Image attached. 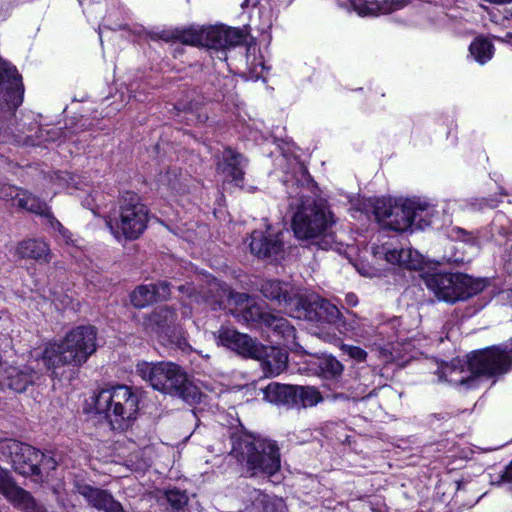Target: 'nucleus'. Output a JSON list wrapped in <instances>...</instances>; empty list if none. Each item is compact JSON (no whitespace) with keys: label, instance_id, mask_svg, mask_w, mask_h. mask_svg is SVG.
I'll use <instances>...</instances> for the list:
<instances>
[{"label":"nucleus","instance_id":"nucleus-1","mask_svg":"<svg viewBox=\"0 0 512 512\" xmlns=\"http://www.w3.org/2000/svg\"><path fill=\"white\" fill-rule=\"evenodd\" d=\"M511 362V357L506 351L492 348L474 353L469 358L466 368L461 360H453L450 364L438 367L437 374L441 381L472 388L477 385L478 376L503 374L508 371Z\"/></svg>","mask_w":512,"mask_h":512},{"label":"nucleus","instance_id":"nucleus-2","mask_svg":"<svg viewBox=\"0 0 512 512\" xmlns=\"http://www.w3.org/2000/svg\"><path fill=\"white\" fill-rule=\"evenodd\" d=\"M308 191L298 181H293L288 188L289 206L296 208L292 219V229L300 240H315L326 237L333 219L326 206L306 194Z\"/></svg>","mask_w":512,"mask_h":512},{"label":"nucleus","instance_id":"nucleus-3","mask_svg":"<svg viewBox=\"0 0 512 512\" xmlns=\"http://www.w3.org/2000/svg\"><path fill=\"white\" fill-rule=\"evenodd\" d=\"M231 441L230 454L249 477L259 473L273 475L280 469L279 448L275 441L242 432L233 433Z\"/></svg>","mask_w":512,"mask_h":512},{"label":"nucleus","instance_id":"nucleus-4","mask_svg":"<svg viewBox=\"0 0 512 512\" xmlns=\"http://www.w3.org/2000/svg\"><path fill=\"white\" fill-rule=\"evenodd\" d=\"M96 337L94 326H78L60 343L48 344L41 354V361L53 373L62 366H80L96 351Z\"/></svg>","mask_w":512,"mask_h":512},{"label":"nucleus","instance_id":"nucleus-5","mask_svg":"<svg viewBox=\"0 0 512 512\" xmlns=\"http://www.w3.org/2000/svg\"><path fill=\"white\" fill-rule=\"evenodd\" d=\"M218 341L245 358L260 361L261 368L268 377L279 375L287 367L286 352L275 347H266L249 335L234 329L226 327L219 329Z\"/></svg>","mask_w":512,"mask_h":512},{"label":"nucleus","instance_id":"nucleus-6","mask_svg":"<svg viewBox=\"0 0 512 512\" xmlns=\"http://www.w3.org/2000/svg\"><path fill=\"white\" fill-rule=\"evenodd\" d=\"M136 372L155 390L177 396L189 403H194L199 399L198 388L188 379L186 373L174 363L140 362L136 366Z\"/></svg>","mask_w":512,"mask_h":512},{"label":"nucleus","instance_id":"nucleus-7","mask_svg":"<svg viewBox=\"0 0 512 512\" xmlns=\"http://www.w3.org/2000/svg\"><path fill=\"white\" fill-rule=\"evenodd\" d=\"M148 209L134 192H125L119 207L105 217V224L118 241H132L140 237L147 227Z\"/></svg>","mask_w":512,"mask_h":512},{"label":"nucleus","instance_id":"nucleus-8","mask_svg":"<svg viewBox=\"0 0 512 512\" xmlns=\"http://www.w3.org/2000/svg\"><path fill=\"white\" fill-rule=\"evenodd\" d=\"M97 413L103 414L113 430L128 429L137 417L139 397L126 385L101 390L95 398Z\"/></svg>","mask_w":512,"mask_h":512},{"label":"nucleus","instance_id":"nucleus-9","mask_svg":"<svg viewBox=\"0 0 512 512\" xmlns=\"http://www.w3.org/2000/svg\"><path fill=\"white\" fill-rule=\"evenodd\" d=\"M368 205L379 223L395 231H406L422 213H431L427 206L412 199H369Z\"/></svg>","mask_w":512,"mask_h":512},{"label":"nucleus","instance_id":"nucleus-10","mask_svg":"<svg viewBox=\"0 0 512 512\" xmlns=\"http://www.w3.org/2000/svg\"><path fill=\"white\" fill-rule=\"evenodd\" d=\"M24 86L17 69L0 58V142L9 133L15 112L23 102Z\"/></svg>","mask_w":512,"mask_h":512},{"label":"nucleus","instance_id":"nucleus-11","mask_svg":"<svg viewBox=\"0 0 512 512\" xmlns=\"http://www.w3.org/2000/svg\"><path fill=\"white\" fill-rule=\"evenodd\" d=\"M424 282L439 300L449 303L465 300L476 293L471 278L464 274H427Z\"/></svg>","mask_w":512,"mask_h":512},{"label":"nucleus","instance_id":"nucleus-12","mask_svg":"<svg viewBox=\"0 0 512 512\" xmlns=\"http://www.w3.org/2000/svg\"><path fill=\"white\" fill-rule=\"evenodd\" d=\"M41 451L31 445L13 440L0 441V459L9 462L23 476H40Z\"/></svg>","mask_w":512,"mask_h":512},{"label":"nucleus","instance_id":"nucleus-13","mask_svg":"<svg viewBox=\"0 0 512 512\" xmlns=\"http://www.w3.org/2000/svg\"><path fill=\"white\" fill-rule=\"evenodd\" d=\"M289 315L298 319L339 325L342 315L338 307L319 295L311 294L296 299L295 308H290Z\"/></svg>","mask_w":512,"mask_h":512},{"label":"nucleus","instance_id":"nucleus-14","mask_svg":"<svg viewBox=\"0 0 512 512\" xmlns=\"http://www.w3.org/2000/svg\"><path fill=\"white\" fill-rule=\"evenodd\" d=\"M230 300L235 305V316L239 321L248 324L265 323V317L270 314L256 301L255 297L246 293L231 292Z\"/></svg>","mask_w":512,"mask_h":512},{"label":"nucleus","instance_id":"nucleus-15","mask_svg":"<svg viewBox=\"0 0 512 512\" xmlns=\"http://www.w3.org/2000/svg\"><path fill=\"white\" fill-rule=\"evenodd\" d=\"M0 494L22 512H50L47 507L37 501L29 491L18 486L11 475Z\"/></svg>","mask_w":512,"mask_h":512},{"label":"nucleus","instance_id":"nucleus-16","mask_svg":"<svg viewBox=\"0 0 512 512\" xmlns=\"http://www.w3.org/2000/svg\"><path fill=\"white\" fill-rule=\"evenodd\" d=\"M248 160L238 151L226 147L217 162V172L226 180L240 185L244 180Z\"/></svg>","mask_w":512,"mask_h":512},{"label":"nucleus","instance_id":"nucleus-17","mask_svg":"<svg viewBox=\"0 0 512 512\" xmlns=\"http://www.w3.org/2000/svg\"><path fill=\"white\" fill-rule=\"evenodd\" d=\"M250 250L258 258H272L283 251L282 233L254 230L251 234Z\"/></svg>","mask_w":512,"mask_h":512},{"label":"nucleus","instance_id":"nucleus-18","mask_svg":"<svg viewBox=\"0 0 512 512\" xmlns=\"http://www.w3.org/2000/svg\"><path fill=\"white\" fill-rule=\"evenodd\" d=\"M260 292L266 299L283 306L288 314L290 308H295L296 299L301 297L294 293L289 283L280 280L268 279L263 281Z\"/></svg>","mask_w":512,"mask_h":512},{"label":"nucleus","instance_id":"nucleus-19","mask_svg":"<svg viewBox=\"0 0 512 512\" xmlns=\"http://www.w3.org/2000/svg\"><path fill=\"white\" fill-rule=\"evenodd\" d=\"M178 290L185 293L188 298L196 303L207 302L220 303L226 294L221 284L214 278H208L205 286L197 289L193 284L180 285Z\"/></svg>","mask_w":512,"mask_h":512},{"label":"nucleus","instance_id":"nucleus-20","mask_svg":"<svg viewBox=\"0 0 512 512\" xmlns=\"http://www.w3.org/2000/svg\"><path fill=\"white\" fill-rule=\"evenodd\" d=\"M176 321V312L168 306L154 309L143 322L147 332L159 337H169L170 330Z\"/></svg>","mask_w":512,"mask_h":512},{"label":"nucleus","instance_id":"nucleus-21","mask_svg":"<svg viewBox=\"0 0 512 512\" xmlns=\"http://www.w3.org/2000/svg\"><path fill=\"white\" fill-rule=\"evenodd\" d=\"M38 377L39 373L31 365L10 366L2 374V383L11 390L21 393L30 384H33Z\"/></svg>","mask_w":512,"mask_h":512},{"label":"nucleus","instance_id":"nucleus-22","mask_svg":"<svg viewBox=\"0 0 512 512\" xmlns=\"http://www.w3.org/2000/svg\"><path fill=\"white\" fill-rule=\"evenodd\" d=\"M264 326L273 333L279 343H282L290 349L298 347L296 329L283 316L270 312V314L265 317Z\"/></svg>","mask_w":512,"mask_h":512},{"label":"nucleus","instance_id":"nucleus-23","mask_svg":"<svg viewBox=\"0 0 512 512\" xmlns=\"http://www.w3.org/2000/svg\"><path fill=\"white\" fill-rule=\"evenodd\" d=\"M353 9L360 16H378L380 14H389L395 10L408 5L409 0H382V1H363L350 0Z\"/></svg>","mask_w":512,"mask_h":512},{"label":"nucleus","instance_id":"nucleus-24","mask_svg":"<svg viewBox=\"0 0 512 512\" xmlns=\"http://www.w3.org/2000/svg\"><path fill=\"white\" fill-rule=\"evenodd\" d=\"M15 202L16 205L22 209L47 217L53 228L58 229L59 231L63 229L62 224L50 214L46 203L28 191L23 190L21 192H17L15 194Z\"/></svg>","mask_w":512,"mask_h":512},{"label":"nucleus","instance_id":"nucleus-25","mask_svg":"<svg viewBox=\"0 0 512 512\" xmlns=\"http://www.w3.org/2000/svg\"><path fill=\"white\" fill-rule=\"evenodd\" d=\"M387 262L400 267L416 270L423 264L422 255L411 248L392 249L385 252Z\"/></svg>","mask_w":512,"mask_h":512},{"label":"nucleus","instance_id":"nucleus-26","mask_svg":"<svg viewBox=\"0 0 512 512\" xmlns=\"http://www.w3.org/2000/svg\"><path fill=\"white\" fill-rule=\"evenodd\" d=\"M316 374L324 380L337 385L343 373V365L332 355H322L314 363Z\"/></svg>","mask_w":512,"mask_h":512},{"label":"nucleus","instance_id":"nucleus-27","mask_svg":"<svg viewBox=\"0 0 512 512\" xmlns=\"http://www.w3.org/2000/svg\"><path fill=\"white\" fill-rule=\"evenodd\" d=\"M295 386L270 383L264 390V399L275 404L294 405Z\"/></svg>","mask_w":512,"mask_h":512},{"label":"nucleus","instance_id":"nucleus-28","mask_svg":"<svg viewBox=\"0 0 512 512\" xmlns=\"http://www.w3.org/2000/svg\"><path fill=\"white\" fill-rule=\"evenodd\" d=\"M17 254L21 258H30L37 261L48 262L50 260L48 245L42 240H26L17 247Z\"/></svg>","mask_w":512,"mask_h":512},{"label":"nucleus","instance_id":"nucleus-29","mask_svg":"<svg viewBox=\"0 0 512 512\" xmlns=\"http://www.w3.org/2000/svg\"><path fill=\"white\" fill-rule=\"evenodd\" d=\"M294 405L303 408L316 406L324 400V397L318 389L312 386H295Z\"/></svg>","mask_w":512,"mask_h":512},{"label":"nucleus","instance_id":"nucleus-30","mask_svg":"<svg viewBox=\"0 0 512 512\" xmlns=\"http://www.w3.org/2000/svg\"><path fill=\"white\" fill-rule=\"evenodd\" d=\"M493 49V44L485 38L475 39L469 47L470 54L480 64H484L492 58Z\"/></svg>","mask_w":512,"mask_h":512},{"label":"nucleus","instance_id":"nucleus-31","mask_svg":"<svg viewBox=\"0 0 512 512\" xmlns=\"http://www.w3.org/2000/svg\"><path fill=\"white\" fill-rule=\"evenodd\" d=\"M155 294L151 284L139 285L130 295L131 303L136 308H144L156 302Z\"/></svg>","mask_w":512,"mask_h":512},{"label":"nucleus","instance_id":"nucleus-32","mask_svg":"<svg viewBox=\"0 0 512 512\" xmlns=\"http://www.w3.org/2000/svg\"><path fill=\"white\" fill-rule=\"evenodd\" d=\"M249 500L257 512H276V505L270 497L258 489H249Z\"/></svg>","mask_w":512,"mask_h":512},{"label":"nucleus","instance_id":"nucleus-33","mask_svg":"<svg viewBox=\"0 0 512 512\" xmlns=\"http://www.w3.org/2000/svg\"><path fill=\"white\" fill-rule=\"evenodd\" d=\"M203 47L224 49L223 44V27H207L202 28Z\"/></svg>","mask_w":512,"mask_h":512},{"label":"nucleus","instance_id":"nucleus-34","mask_svg":"<svg viewBox=\"0 0 512 512\" xmlns=\"http://www.w3.org/2000/svg\"><path fill=\"white\" fill-rule=\"evenodd\" d=\"M174 38L183 44L192 46H203L202 28H189L183 31H177Z\"/></svg>","mask_w":512,"mask_h":512},{"label":"nucleus","instance_id":"nucleus-35","mask_svg":"<svg viewBox=\"0 0 512 512\" xmlns=\"http://www.w3.org/2000/svg\"><path fill=\"white\" fill-rule=\"evenodd\" d=\"M223 34L224 48L240 45L245 39L244 34L235 28L223 27Z\"/></svg>","mask_w":512,"mask_h":512},{"label":"nucleus","instance_id":"nucleus-36","mask_svg":"<svg viewBox=\"0 0 512 512\" xmlns=\"http://www.w3.org/2000/svg\"><path fill=\"white\" fill-rule=\"evenodd\" d=\"M166 499L174 509H181L188 502L187 495L178 489L168 490L166 492Z\"/></svg>","mask_w":512,"mask_h":512},{"label":"nucleus","instance_id":"nucleus-37","mask_svg":"<svg viewBox=\"0 0 512 512\" xmlns=\"http://www.w3.org/2000/svg\"><path fill=\"white\" fill-rule=\"evenodd\" d=\"M178 182L179 177L176 169H168L165 173H161L158 177L159 185L168 189H177Z\"/></svg>","mask_w":512,"mask_h":512},{"label":"nucleus","instance_id":"nucleus-38","mask_svg":"<svg viewBox=\"0 0 512 512\" xmlns=\"http://www.w3.org/2000/svg\"><path fill=\"white\" fill-rule=\"evenodd\" d=\"M57 466H58V461L55 458V455L45 454V453L41 452V457H40L41 474H43V472H46L48 474L50 471L55 470ZM37 477L39 479H42V475L37 476Z\"/></svg>","mask_w":512,"mask_h":512},{"label":"nucleus","instance_id":"nucleus-39","mask_svg":"<svg viewBox=\"0 0 512 512\" xmlns=\"http://www.w3.org/2000/svg\"><path fill=\"white\" fill-rule=\"evenodd\" d=\"M153 287V292L155 294V299L157 301H164L170 297V284L167 281H160L155 284H151Z\"/></svg>","mask_w":512,"mask_h":512},{"label":"nucleus","instance_id":"nucleus-40","mask_svg":"<svg viewBox=\"0 0 512 512\" xmlns=\"http://www.w3.org/2000/svg\"><path fill=\"white\" fill-rule=\"evenodd\" d=\"M420 203H421V204H423V205H425V206H427V207L431 210V213H430V214H428L427 216H426V214H425V213H422L421 217H420V216H418V217L415 219L414 223H413V226H415L416 228H418V229H423V228H425L426 226H429V225H430V223H431V218H432V216H433V214H434V208H433L431 205H429V204H427V203H425V202H421V201H420Z\"/></svg>","mask_w":512,"mask_h":512},{"label":"nucleus","instance_id":"nucleus-41","mask_svg":"<svg viewBox=\"0 0 512 512\" xmlns=\"http://www.w3.org/2000/svg\"><path fill=\"white\" fill-rule=\"evenodd\" d=\"M344 351L351 358L361 362L364 361L367 357V352L360 347L357 346H343Z\"/></svg>","mask_w":512,"mask_h":512},{"label":"nucleus","instance_id":"nucleus-42","mask_svg":"<svg viewBox=\"0 0 512 512\" xmlns=\"http://www.w3.org/2000/svg\"><path fill=\"white\" fill-rule=\"evenodd\" d=\"M39 135L34 139L32 135H27L25 141L32 145L41 143L42 141L53 140L52 137L49 136L50 131L44 129H38Z\"/></svg>","mask_w":512,"mask_h":512},{"label":"nucleus","instance_id":"nucleus-43","mask_svg":"<svg viewBox=\"0 0 512 512\" xmlns=\"http://www.w3.org/2000/svg\"><path fill=\"white\" fill-rule=\"evenodd\" d=\"M23 191L22 189H18L17 187L10 185H3L0 188V198L5 200H13L15 201V194L17 192Z\"/></svg>","mask_w":512,"mask_h":512},{"label":"nucleus","instance_id":"nucleus-44","mask_svg":"<svg viewBox=\"0 0 512 512\" xmlns=\"http://www.w3.org/2000/svg\"><path fill=\"white\" fill-rule=\"evenodd\" d=\"M354 317L355 319L350 323L351 329L360 333H368V330L365 328V319L357 318L355 315Z\"/></svg>","mask_w":512,"mask_h":512},{"label":"nucleus","instance_id":"nucleus-45","mask_svg":"<svg viewBox=\"0 0 512 512\" xmlns=\"http://www.w3.org/2000/svg\"><path fill=\"white\" fill-rule=\"evenodd\" d=\"M502 482H512V461L505 468L504 472L501 474Z\"/></svg>","mask_w":512,"mask_h":512},{"label":"nucleus","instance_id":"nucleus-46","mask_svg":"<svg viewBox=\"0 0 512 512\" xmlns=\"http://www.w3.org/2000/svg\"><path fill=\"white\" fill-rule=\"evenodd\" d=\"M497 206V202L494 201L493 199H487V198H483L481 199L479 205H478V208L479 209H482V208H485V207H488V208H495Z\"/></svg>","mask_w":512,"mask_h":512},{"label":"nucleus","instance_id":"nucleus-47","mask_svg":"<svg viewBox=\"0 0 512 512\" xmlns=\"http://www.w3.org/2000/svg\"><path fill=\"white\" fill-rule=\"evenodd\" d=\"M485 2H488L489 4L503 6L508 5L512 3V0H484Z\"/></svg>","mask_w":512,"mask_h":512},{"label":"nucleus","instance_id":"nucleus-48","mask_svg":"<svg viewBox=\"0 0 512 512\" xmlns=\"http://www.w3.org/2000/svg\"><path fill=\"white\" fill-rule=\"evenodd\" d=\"M455 483H456L457 491H459L461 489H464L465 486L469 483V481H467L464 478H462L460 480H457Z\"/></svg>","mask_w":512,"mask_h":512},{"label":"nucleus","instance_id":"nucleus-49","mask_svg":"<svg viewBox=\"0 0 512 512\" xmlns=\"http://www.w3.org/2000/svg\"><path fill=\"white\" fill-rule=\"evenodd\" d=\"M346 301L348 304L355 306L357 304V298L353 294H349L346 297Z\"/></svg>","mask_w":512,"mask_h":512},{"label":"nucleus","instance_id":"nucleus-50","mask_svg":"<svg viewBox=\"0 0 512 512\" xmlns=\"http://www.w3.org/2000/svg\"><path fill=\"white\" fill-rule=\"evenodd\" d=\"M454 230H455L458 234H461L459 237H462V236H463V240H464V241H467V239H466V238H464V236L469 235V233H468V232H466L465 230L460 229V228H456V229H454Z\"/></svg>","mask_w":512,"mask_h":512},{"label":"nucleus","instance_id":"nucleus-51","mask_svg":"<svg viewBox=\"0 0 512 512\" xmlns=\"http://www.w3.org/2000/svg\"><path fill=\"white\" fill-rule=\"evenodd\" d=\"M191 313V310L190 308H187L186 305L183 306V311H182V314L185 316V317H189Z\"/></svg>","mask_w":512,"mask_h":512},{"label":"nucleus","instance_id":"nucleus-52","mask_svg":"<svg viewBox=\"0 0 512 512\" xmlns=\"http://www.w3.org/2000/svg\"><path fill=\"white\" fill-rule=\"evenodd\" d=\"M248 2H249V0H245V2L242 4V6L247 5V4H248Z\"/></svg>","mask_w":512,"mask_h":512}]
</instances>
